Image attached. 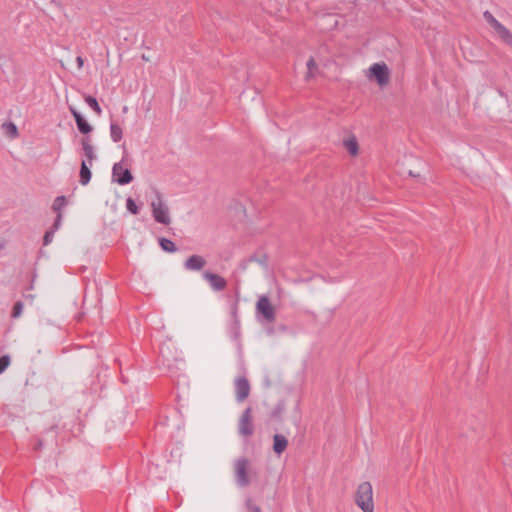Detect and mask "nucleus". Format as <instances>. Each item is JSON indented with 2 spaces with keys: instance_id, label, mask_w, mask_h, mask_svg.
I'll return each instance as SVG.
<instances>
[{
  "instance_id": "nucleus-1",
  "label": "nucleus",
  "mask_w": 512,
  "mask_h": 512,
  "mask_svg": "<svg viewBox=\"0 0 512 512\" xmlns=\"http://www.w3.org/2000/svg\"><path fill=\"white\" fill-rule=\"evenodd\" d=\"M355 502L363 512H374L373 488L370 482L358 485Z\"/></svg>"
},
{
  "instance_id": "nucleus-2",
  "label": "nucleus",
  "mask_w": 512,
  "mask_h": 512,
  "mask_svg": "<svg viewBox=\"0 0 512 512\" xmlns=\"http://www.w3.org/2000/svg\"><path fill=\"white\" fill-rule=\"evenodd\" d=\"M151 208L153 217L158 223L164 225L170 224L169 208L158 191H156V200L151 202Z\"/></svg>"
},
{
  "instance_id": "nucleus-3",
  "label": "nucleus",
  "mask_w": 512,
  "mask_h": 512,
  "mask_svg": "<svg viewBox=\"0 0 512 512\" xmlns=\"http://www.w3.org/2000/svg\"><path fill=\"white\" fill-rule=\"evenodd\" d=\"M256 313L269 323L275 321L276 309L267 296H260L256 302Z\"/></svg>"
},
{
  "instance_id": "nucleus-4",
  "label": "nucleus",
  "mask_w": 512,
  "mask_h": 512,
  "mask_svg": "<svg viewBox=\"0 0 512 512\" xmlns=\"http://www.w3.org/2000/svg\"><path fill=\"white\" fill-rule=\"evenodd\" d=\"M369 79H375L379 86L389 83V69L385 63H374L367 74Z\"/></svg>"
},
{
  "instance_id": "nucleus-5",
  "label": "nucleus",
  "mask_w": 512,
  "mask_h": 512,
  "mask_svg": "<svg viewBox=\"0 0 512 512\" xmlns=\"http://www.w3.org/2000/svg\"><path fill=\"white\" fill-rule=\"evenodd\" d=\"M235 481L239 487H247L250 484L248 477L249 460L246 458H239L235 461Z\"/></svg>"
},
{
  "instance_id": "nucleus-6",
  "label": "nucleus",
  "mask_w": 512,
  "mask_h": 512,
  "mask_svg": "<svg viewBox=\"0 0 512 512\" xmlns=\"http://www.w3.org/2000/svg\"><path fill=\"white\" fill-rule=\"evenodd\" d=\"M251 412V407L246 408L239 419L238 432L243 437H250L254 433Z\"/></svg>"
},
{
  "instance_id": "nucleus-7",
  "label": "nucleus",
  "mask_w": 512,
  "mask_h": 512,
  "mask_svg": "<svg viewBox=\"0 0 512 512\" xmlns=\"http://www.w3.org/2000/svg\"><path fill=\"white\" fill-rule=\"evenodd\" d=\"M112 176L120 185L132 182L133 175L128 168H124L122 162L115 163L112 168Z\"/></svg>"
},
{
  "instance_id": "nucleus-8",
  "label": "nucleus",
  "mask_w": 512,
  "mask_h": 512,
  "mask_svg": "<svg viewBox=\"0 0 512 512\" xmlns=\"http://www.w3.org/2000/svg\"><path fill=\"white\" fill-rule=\"evenodd\" d=\"M202 276L209 283L212 290L216 292L224 290L227 286L226 280L218 274L210 271H204Z\"/></svg>"
},
{
  "instance_id": "nucleus-9",
  "label": "nucleus",
  "mask_w": 512,
  "mask_h": 512,
  "mask_svg": "<svg viewBox=\"0 0 512 512\" xmlns=\"http://www.w3.org/2000/svg\"><path fill=\"white\" fill-rule=\"evenodd\" d=\"M206 265V260L200 255H192L186 259L184 267L189 271H199Z\"/></svg>"
},
{
  "instance_id": "nucleus-10",
  "label": "nucleus",
  "mask_w": 512,
  "mask_h": 512,
  "mask_svg": "<svg viewBox=\"0 0 512 512\" xmlns=\"http://www.w3.org/2000/svg\"><path fill=\"white\" fill-rule=\"evenodd\" d=\"M69 109L75 119L78 130L83 134L90 133L92 131V126L82 117V115L74 107L71 106Z\"/></svg>"
},
{
  "instance_id": "nucleus-11",
  "label": "nucleus",
  "mask_w": 512,
  "mask_h": 512,
  "mask_svg": "<svg viewBox=\"0 0 512 512\" xmlns=\"http://www.w3.org/2000/svg\"><path fill=\"white\" fill-rule=\"evenodd\" d=\"M288 446L287 438L282 434H275L273 437V451L280 455Z\"/></svg>"
},
{
  "instance_id": "nucleus-12",
  "label": "nucleus",
  "mask_w": 512,
  "mask_h": 512,
  "mask_svg": "<svg viewBox=\"0 0 512 512\" xmlns=\"http://www.w3.org/2000/svg\"><path fill=\"white\" fill-rule=\"evenodd\" d=\"M483 17L497 34L505 28V26L502 25L489 11H485L483 13Z\"/></svg>"
},
{
  "instance_id": "nucleus-13",
  "label": "nucleus",
  "mask_w": 512,
  "mask_h": 512,
  "mask_svg": "<svg viewBox=\"0 0 512 512\" xmlns=\"http://www.w3.org/2000/svg\"><path fill=\"white\" fill-rule=\"evenodd\" d=\"M343 146L352 156H356L359 152V145L355 136H351L350 138L344 140Z\"/></svg>"
},
{
  "instance_id": "nucleus-14",
  "label": "nucleus",
  "mask_w": 512,
  "mask_h": 512,
  "mask_svg": "<svg viewBox=\"0 0 512 512\" xmlns=\"http://www.w3.org/2000/svg\"><path fill=\"white\" fill-rule=\"evenodd\" d=\"M81 144H82L84 154L91 165L92 161L96 158V155L94 153V148L90 143V138H83L81 141Z\"/></svg>"
},
{
  "instance_id": "nucleus-15",
  "label": "nucleus",
  "mask_w": 512,
  "mask_h": 512,
  "mask_svg": "<svg viewBox=\"0 0 512 512\" xmlns=\"http://www.w3.org/2000/svg\"><path fill=\"white\" fill-rule=\"evenodd\" d=\"M2 132L8 138L14 139L18 136L17 126L13 122H5L1 125Z\"/></svg>"
},
{
  "instance_id": "nucleus-16",
  "label": "nucleus",
  "mask_w": 512,
  "mask_h": 512,
  "mask_svg": "<svg viewBox=\"0 0 512 512\" xmlns=\"http://www.w3.org/2000/svg\"><path fill=\"white\" fill-rule=\"evenodd\" d=\"M307 66V73L305 75V80L310 81L313 79L316 75V73L319 71L318 65L315 62V59L313 57H310L306 63Z\"/></svg>"
},
{
  "instance_id": "nucleus-17",
  "label": "nucleus",
  "mask_w": 512,
  "mask_h": 512,
  "mask_svg": "<svg viewBox=\"0 0 512 512\" xmlns=\"http://www.w3.org/2000/svg\"><path fill=\"white\" fill-rule=\"evenodd\" d=\"M91 179V171L85 161H82L80 167V183L82 185H87Z\"/></svg>"
},
{
  "instance_id": "nucleus-18",
  "label": "nucleus",
  "mask_w": 512,
  "mask_h": 512,
  "mask_svg": "<svg viewBox=\"0 0 512 512\" xmlns=\"http://www.w3.org/2000/svg\"><path fill=\"white\" fill-rule=\"evenodd\" d=\"M110 136L114 142H119L123 137V130L118 123L110 124Z\"/></svg>"
},
{
  "instance_id": "nucleus-19",
  "label": "nucleus",
  "mask_w": 512,
  "mask_h": 512,
  "mask_svg": "<svg viewBox=\"0 0 512 512\" xmlns=\"http://www.w3.org/2000/svg\"><path fill=\"white\" fill-rule=\"evenodd\" d=\"M250 393V386H237L236 398L237 401H244Z\"/></svg>"
},
{
  "instance_id": "nucleus-20",
  "label": "nucleus",
  "mask_w": 512,
  "mask_h": 512,
  "mask_svg": "<svg viewBox=\"0 0 512 512\" xmlns=\"http://www.w3.org/2000/svg\"><path fill=\"white\" fill-rule=\"evenodd\" d=\"M159 243L161 248L166 252H175L177 250L174 242L169 239L161 238Z\"/></svg>"
},
{
  "instance_id": "nucleus-21",
  "label": "nucleus",
  "mask_w": 512,
  "mask_h": 512,
  "mask_svg": "<svg viewBox=\"0 0 512 512\" xmlns=\"http://www.w3.org/2000/svg\"><path fill=\"white\" fill-rule=\"evenodd\" d=\"M66 205V197L65 196H58L53 204H52V209L55 211V212H58L60 213V210Z\"/></svg>"
},
{
  "instance_id": "nucleus-22",
  "label": "nucleus",
  "mask_w": 512,
  "mask_h": 512,
  "mask_svg": "<svg viewBox=\"0 0 512 512\" xmlns=\"http://www.w3.org/2000/svg\"><path fill=\"white\" fill-rule=\"evenodd\" d=\"M85 101L98 115H100L102 113V110H101L96 98H94L92 96H87L85 98Z\"/></svg>"
},
{
  "instance_id": "nucleus-23",
  "label": "nucleus",
  "mask_w": 512,
  "mask_h": 512,
  "mask_svg": "<svg viewBox=\"0 0 512 512\" xmlns=\"http://www.w3.org/2000/svg\"><path fill=\"white\" fill-rule=\"evenodd\" d=\"M498 35L508 46L512 48V33L506 27Z\"/></svg>"
},
{
  "instance_id": "nucleus-24",
  "label": "nucleus",
  "mask_w": 512,
  "mask_h": 512,
  "mask_svg": "<svg viewBox=\"0 0 512 512\" xmlns=\"http://www.w3.org/2000/svg\"><path fill=\"white\" fill-rule=\"evenodd\" d=\"M498 35L508 46L512 48V33L506 27Z\"/></svg>"
},
{
  "instance_id": "nucleus-25",
  "label": "nucleus",
  "mask_w": 512,
  "mask_h": 512,
  "mask_svg": "<svg viewBox=\"0 0 512 512\" xmlns=\"http://www.w3.org/2000/svg\"><path fill=\"white\" fill-rule=\"evenodd\" d=\"M24 304L21 301H17L11 313L12 318H19L22 315Z\"/></svg>"
},
{
  "instance_id": "nucleus-26",
  "label": "nucleus",
  "mask_w": 512,
  "mask_h": 512,
  "mask_svg": "<svg viewBox=\"0 0 512 512\" xmlns=\"http://www.w3.org/2000/svg\"><path fill=\"white\" fill-rule=\"evenodd\" d=\"M245 507L247 512H262L261 508L250 497L245 500Z\"/></svg>"
},
{
  "instance_id": "nucleus-27",
  "label": "nucleus",
  "mask_w": 512,
  "mask_h": 512,
  "mask_svg": "<svg viewBox=\"0 0 512 512\" xmlns=\"http://www.w3.org/2000/svg\"><path fill=\"white\" fill-rule=\"evenodd\" d=\"M126 207H127V210L129 212H131L132 214L138 213V207H137L135 201L131 197L127 198Z\"/></svg>"
},
{
  "instance_id": "nucleus-28",
  "label": "nucleus",
  "mask_w": 512,
  "mask_h": 512,
  "mask_svg": "<svg viewBox=\"0 0 512 512\" xmlns=\"http://www.w3.org/2000/svg\"><path fill=\"white\" fill-rule=\"evenodd\" d=\"M10 358L7 355L0 357V374L9 366Z\"/></svg>"
},
{
  "instance_id": "nucleus-29",
  "label": "nucleus",
  "mask_w": 512,
  "mask_h": 512,
  "mask_svg": "<svg viewBox=\"0 0 512 512\" xmlns=\"http://www.w3.org/2000/svg\"><path fill=\"white\" fill-rule=\"evenodd\" d=\"M53 235H54V230H48L45 233L44 238H43L44 245H48L49 243L52 242Z\"/></svg>"
},
{
  "instance_id": "nucleus-30",
  "label": "nucleus",
  "mask_w": 512,
  "mask_h": 512,
  "mask_svg": "<svg viewBox=\"0 0 512 512\" xmlns=\"http://www.w3.org/2000/svg\"><path fill=\"white\" fill-rule=\"evenodd\" d=\"M61 221H62V214H61V213H58V214H57V217H56V219H55V221H54V224H53V226H52V228H51L50 230H54V232H55L56 230H58V229H59V227H60V225H61Z\"/></svg>"
},
{
  "instance_id": "nucleus-31",
  "label": "nucleus",
  "mask_w": 512,
  "mask_h": 512,
  "mask_svg": "<svg viewBox=\"0 0 512 512\" xmlns=\"http://www.w3.org/2000/svg\"><path fill=\"white\" fill-rule=\"evenodd\" d=\"M46 325H52V322L49 319L41 320L39 322V330L43 331L44 326Z\"/></svg>"
},
{
  "instance_id": "nucleus-32",
  "label": "nucleus",
  "mask_w": 512,
  "mask_h": 512,
  "mask_svg": "<svg viewBox=\"0 0 512 512\" xmlns=\"http://www.w3.org/2000/svg\"><path fill=\"white\" fill-rule=\"evenodd\" d=\"M235 384H239V385L248 384V380L244 377H239L236 379Z\"/></svg>"
},
{
  "instance_id": "nucleus-33",
  "label": "nucleus",
  "mask_w": 512,
  "mask_h": 512,
  "mask_svg": "<svg viewBox=\"0 0 512 512\" xmlns=\"http://www.w3.org/2000/svg\"><path fill=\"white\" fill-rule=\"evenodd\" d=\"M76 62H77V66H78V68H79V69H81V68H82V66H83V63H84L83 58H82V57H80V56H78V57L76 58Z\"/></svg>"
},
{
  "instance_id": "nucleus-34",
  "label": "nucleus",
  "mask_w": 512,
  "mask_h": 512,
  "mask_svg": "<svg viewBox=\"0 0 512 512\" xmlns=\"http://www.w3.org/2000/svg\"><path fill=\"white\" fill-rule=\"evenodd\" d=\"M409 175L412 176V177H418L419 176L418 174H414L413 171H409Z\"/></svg>"
},
{
  "instance_id": "nucleus-35",
  "label": "nucleus",
  "mask_w": 512,
  "mask_h": 512,
  "mask_svg": "<svg viewBox=\"0 0 512 512\" xmlns=\"http://www.w3.org/2000/svg\"><path fill=\"white\" fill-rule=\"evenodd\" d=\"M142 59L145 60V61H149V58L145 55H142Z\"/></svg>"
},
{
  "instance_id": "nucleus-36",
  "label": "nucleus",
  "mask_w": 512,
  "mask_h": 512,
  "mask_svg": "<svg viewBox=\"0 0 512 512\" xmlns=\"http://www.w3.org/2000/svg\"><path fill=\"white\" fill-rule=\"evenodd\" d=\"M2 249H3V244L0 243V250H2Z\"/></svg>"
}]
</instances>
